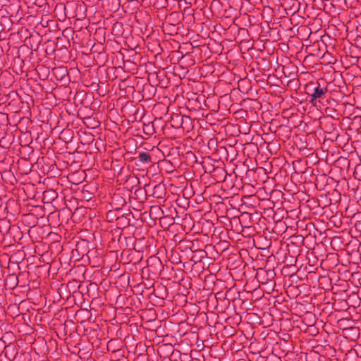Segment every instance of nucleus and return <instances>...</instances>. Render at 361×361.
<instances>
[{"instance_id":"f257e3e1","label":"nucleus","mask_w":361,"mask_h":361,"mask_svg":"<svg viewBox=\"0 0 361 361\" xmlns=\"http://www.w3.org/2000/svg\"><path fill=\"white\" fill-rule=\"evenodd\" d=\"M326 92V88H322L320 87V85L318 84V85L314 88L313 92L310 94L311 104L315 105L317 99L324 98Z\"/></svg>"},{"instance_id":"f03ea898","label":"nucleus","mask_w":361,"mask_h":361,"mask_svg":"<svg viewBox=\"0 0 361 361\" xmlns=\"http://www.w3.org/2000/svg\"><path fill=\"white\" fill-rule=\"evenodd\" d=\"M138 158L142 163H148L150 161V156L146 152H141L138 155Z\"/></svg>"}]
</instances>
